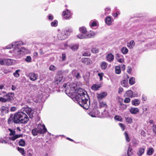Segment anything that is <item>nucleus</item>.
<instances>
[{
	"label": "nucleus",
	"mask_w": 156,
	"mask_h": 156,
	"mask_svg": "<svg viewBox=\"0 0 156 156\" xmlns=\"http://www.w3.org/2000/svg\"><path fill=\"white\" fill-rule=\"evenodd\" d=\"M75 100L84 109H88L89 108L90 105L89 97L87 92L83 89L80 88L78 90Z\"/></svg>",
	"instance_id": "f257e3e1"
},
{
	"label": "nucleus",
	"mask_w": 156,
	"mask_h": 156,
	"mask_svg": "<svg viewBox=\"0 0 156 156\" xmlns=\"http://www.w3.org/2000/svg\"><path fill=\"white\" fill-rule=\"evenodd\" d=\"M28 120L29 118L27 115L21 111L15 113L13 117L10 116L8 120V123L9 124L13 122L16 123L25 124Z\"/></svg>",
	"instance_id": "f03ea898"
},
{
	"label": "nucleus",
	"mask_w": 156,
	"mask_h": 156,
	"mask_svg": "<svg viewBox=\"0 0 156 156\" xmlns=\"http://www.w3.org/2000/svg\"><path fill=\"white\" fill-rule=\"evenodd\" d=\"M22 45H19L17 48L14 50V57L15 58H20L21 54H27L28 52V49L23 47H21Z\"/></svg>",
	"instance_id": "7ed1b4c3"
},
{
	"label": "nucleus",
	"mask_w": 156,
	"mask_h": 156,
	"mask_svg": "<svg viewBox=\"0 0 156 156\" xmlns=\"http://www.w3.org/2000/svg\"><path fill=\"white\" fill-rule=\"evenodd\" d=\"M25 43L22 41H15L12 42L11 44H9L6 46V48L10 49L13 48V49L10 51L9 52L11 53L12 55L14 56V50L17 48L20 45H25Z\"/></svg>",
	"instance_id": "20e7f679"
},
{
	"label": "nucleus",
	"mask_w": 156,
	"mask_h": 156,
	"mask_svg": "<svg viewBox=\"0 0 156 156\" xmlns=\"http://www.w3.org/2000/svg\"><path fill=\"white\" fill-rule=\"evenodd\" d=\"M73 31L72 29L69 30H65L60 32L58 35V38L59 40H64L68 37V32H72Z\"/></svg>",
	"instance_id": "39448f33"
},
{
	"label": "nucleus",
	"mask_w": 156,
	"mask_h": 156,
	"mask_svg": "<svg viewBox=\"0 0 156 156\" xmlns=\"http://www.w3.org/2000/svg\"><path fill=\"white\" fill-rule=\"evenodd\" d=\"M23 136V135L22 134L16 135L14 136H10L9 138H7L6 140H5V141L6 142V144H12V143L10 142L11 140L14 141L18 138L22 137Z\"/></svg>",
	"instance_id": "423d86ee"
},
{
	"label": "nucleus",
	"mask_w": 156,
	"mask_h": 156,
	"mask_svg": "<svg viewBox=\"0 0 156 156\" xmlns=\"http://www.w3.org/2000/svg\"><path fill=\"white\" fill-rule=\"evenodd\" d=\"M23 112L27 113L29 116L30 118H31L33 117V111L31 108L28 107H26L25 108L21 109Z\"/></svg>",
	"instance_id": "0eeeda50"
},
{
	"label": "nucleus",
	"mask_w": 156,
	"mask_h": 156,
	"mask_svg": "<svg viewBox=\"0 0 156 156\" xmlns=\"http://www.w3.org/2000/svg\"><path fill=\"white\" fill-rule=\"evenodd\" d=\"M37 128L38 129L39 133H43L47 131V129L44 124H39L38 125Z\"/></svg>",
	"instance_id": "6e6552de"
},
{
	"label": "nucleus",
	"mask_w": 156,
	"mask_h": 156,
	"mask_svg": "<svg viewBox=\"0 0 156 156\" xmlns=\"http://www.w3.org/2000/svg\"><path fill=\"white\" fill-rule=\"evenodd\" d=\"M28 76L30 80L33 81H35L38 78V75L35 73L31 72L28 74Z\"/></svg>",
	"instance_id": "1a4fd4ad"
},
{
	"label": "nucleus",
	"mask_w": 156,
	"mask_h": 156,
	"mask_svg": "<svg viewBox=\"0 0 156 156\" xmlns=\"http://www.w3.org/2000/svg\"><path fill=\"white\" fill-rule=\"evenodd\" d=\"M9 108L4 106H2L0 108V111L2 115H4L8 112Z\"/></svg>",
	"instance_id": "9d476101"
},
{
	"label": "nucleus",
	"mask_w": 156,
	"mask_h": 156,
	"mask_svg": "<svg viewBox=\"0 0 156 156\" xmlns=\"http://www.w3.org/2000/svg\"><path fill=\"white\" fill-rule=\"evenodd\" d=\"M15 62V61L11 59H5V65H11Z\"/></svg>",
	"instance_id": "9b49d317"
},
{
	"label": "nucleus",
	"mask_w": 156,
	"mask_h": 156,
	"mask_svg": "<svg viewBox=\"0 0 156 156\" xmlns=\"http://www.w3.org/2000/svg\"><path fill=\"white\" fill-rule=\"evenodd\" d=\"M113 21V20L112 17L110 16L106 17L105 20V23L108 26L111 25Z\"/></svg>",
	"instance_id": "f8f14e48"
},
{
	"label": "nucleus",
	"mask_w": 156,
	"mask_h": 156,
	"mask_svg": "<svg viewBox=\"0 0 156 156\" xmlns=\"http://www.w3.org/2000/svg\"><path fill=\"white\" fill-rule=\"evenodd\" d=\"M14 96V93H9L5 96V97L6 99L8 101H10L12 99Z\"/></svg>",
	"instance_id": "ddd939ff"
},
{
	"label": "nucleus",
	"mask_w": 156,
	"mask_h": 156,
	"mask_svg": "<svg viewBox=\"0 0 156 156\" xmlns=\"http://www.w3.org/2000/svg\"><path fill=\"white\" fill-rule=\"evenodd\" d=\"M106 58L108 61L111 62L114 59V56L111 53H109L107 55Z\"/></svg>",
	"instance_id": "4468645a"
},
{
	"label": "nucleus",
	"mask_w": 156,
	"mask_h": 156,
	"mask_svg": "<svg viewBox=\"0 0 156 156\" xmlns=\"http://www.w3.org/2000/svg\"><path fill=\"white\" fill-rule=\"evenodd\" d=\"M129 112L132 114H136L139 112V110L137 108L131 107L129 110Z\"/></svg>",
	"instance_id": "2eb2a0df"
},
{
	"label": "nucleus",
	"mask_w": 156,
	"mask_h": 156,
	"mask_svg": "<svg viewBox=\"0 0 156 156\" xmlns=\"http://www.w3.org/2000/svg\"><path fill=\"white\" fill-rule=\"evenodd\" d=\"M63 15L64 17L66 19L69 18L71 16L70 12L68 9H67L66 11H64L63 12Z\"/></svg>",
	"instance_id": "dca6fc26"
},
{
	"label": "nucleus",
	"mask_w": 156,
	"mask_h": 156,
	"mask_svg": "<svg viewBox=\"0 0 156 156\" xmlns=\"http://www.w3.org/2000/svg\"><path fill=\"white\" fill-rule=\"evenodd\" d=\"M63 81V77L62 76H57L56 77L55 80V84H58L61 82H62Z\"/></svg>",
	"instance_id": "f3484780"
},
{
	"label": "nucleus",
	"mask_w": 156,
	"mask_h": 156,
	"mask_svg": "<svg viewBox=\"0 0 156 156\" xmlns=\"http://www.w3.org/2000/svg\"><path fill=\"white\" fill-rule=\"evenodd\" d=\"M107 95V94L105 92H103L97 95V98L98 100L100 101L102 99L104 98Z\"/></svg>",
	"instance_id": "a211bd4d"
},
{
	"label": "nucleus",
	"mask_w": 156,
	"mask_h": 156,
	"mask_svg": "<svg viewBox=\"0 0 156 156\" xmlns=\"http://www.w3.org/2000/svg\"><path fill=\"white\" fill-rule=\"evenodd\" d=\"M122 99L120 98L119 99V102L120 106V110H124L126 109L127 108V105H126L123 104L122 102Z\"/></svg>",
	"instance_id": "6ab92c4d"
},
{
	"label": "nucleus",
	"mask_w": 156,
	"mask_h": 156,
	"mask_svg": "<svg viewBox=\"0 0 156 156\" xmlns=\"http://www.w3.org/2000/svg\"><path fill=\"white\" fill-rule=\"evenodd\" d=\"M133 91L131 90H129L126 92L124 94V96L132 98L133 97Z\"/></svg>",
	"instance_id": "aec40b11"
},
{
	"label": "nucleus",
	"mask_w": 156,
	"mask_h": 156,
	"mask_svg": "<svg viewBox=\"0 0 156 156\" xmlns=\"http://www.w3.org/2000/svg\"><path fill=\"white\" fill-rule=\"evenodd\" d=\"M73 51H76L79 47V45L77 44H72L68 46Z\"/></svg>",
	"instance_id": "412c9836"
},
{
	"label": "nucleus",
	"mask_w": 156,
	"mask_h": 156,
	"mask_svg": "<svg viewBox=\"0 0 156 156\" xmlns=\"http://www.w3.org/2000/svg\"><path fill=\"white\" fill-rule=\"evenodd\" d=\"M102 116L104 117L108 118L110 117H111L109 113L108 112V111L106 110L105 109L104 110L103 112H102Z\"/></svg>",
	"instance_id": "4be33fe9"
},
{
	"label": "nucleus",
	"mask_w": 156,
	"mask_h": 156,
	"mask_svg": "<svg viewBox=\"0 0 156 156\" xmlns=\"http://www.w3.org/2000/svg\"><path fill=\"white\" fill-rule=\"evenodd\" d=\"M82 62L86 65H89L91 63V61L90 59L87 58H83L82 59Z\"/></svg>",
	"instance_id": "5701e85b"
},
{
	"label": "nucleus",
	"mask_w": 156,
	"mask_h": 156,
	"mask_svg": "<svg viewBox=\"0 0 156 156\" xmlns=\"http://www.w3.org/2000/svg\"><path fill=\"white\" fill-rule=\"evenodd\" d=\"M135 43L133 40H131L129 43H127V46L130 49H132L133 48V47L134 46Z\"/></svg>",
	"instance_id": "b1692460"
},
{
	"label": "nucleus",
	"mask_w": 156,
	"mask_h": 156,
	"mask_svg": "<svg viewBox=\"0 0 156 156\" xmlns=\"http://www.w3.org/2000/svg\"><path fill=\"white\" fill-rule=\"evenodd\" d=\"M145 148L143 147L140 148L137 152V155L138 156H141L144 153Z\"/></svg>",
	"instance_id": "393cba45"
},
{
	"label": "nucleus",
	"mask_w": 156,
	"mask_h": 156,
	"mask_svg": "<svg viewBox=\"0 0 156 156\" xmlns=\"http://www.w3.org/2000/svg\"><path fill=\"white\" fill-rule=\"evenodd\" d=\"M132 104L135 106H138L140 103V102L138 99H135L131 101Z\"/></svg>",
	"instance_id": "a878e982"
},
{
	"label": "nucleus",
	"mask_w": 156,
	"mask_h": 156,
	"mask_svg": "<svg viewBox=\"0 0 156 156\" xmlns=\"http://www.w3.org/2000/svg\"><path fill=\"white\" fill-rule=\"evenodd\" d=\"M77 37L78 38L80 39L87 38L86 34L83 33H80L77 35Z\"/></svg>",
	"instance_id": "bb28decb"
},
{
	"label": "nucleus",
	"mask_w": 156,
	"mask_h": 156,
	"mask_svg": "<svg viewBox=\"0 0 156 156\" xmlns=\"http://www.w3.org/2000/svg\"><path fill=\"white\" fill-rule=\"evenodd\" d=\"M108 65V64L106 62L104 61L102 62L101 64V69L103 70L106 69Z\"/></svg>",
	"instance_id": "cd10ccee"
},
{
	"label": "nucleus",
	"mask_w": 156,
	"mask_h": 156,
	"mask_svg": "<svg viewBox=\"0 0 156 156\" xmlns=\"http://www.w3.org/2000/svg\"><path fill=\"white\" fill-rule=\"evenodd\" d=\"M79 30L80 33L86 34L87 30L86 28L85 27H80Z\"/></svg>",
	"instance_id": "c85d7f7f"
},
{
	"label": "nucleus",
	"mask_w": 156,
	"mask_h": 156,
	"mask_svg": "<svg viewBox=\"0 0 156 156\" xmlns=\"http://www.w3.org/2000/svg\"><path fill=\"white\" fill-rule=\"evenodd\" d=\"M99 105L100 108H105L107 107L106 103L102 101H99Z\"/></svg>",
	"instance_id": "c756f323"
},
{
	"label": "nucleus",
	"mask_w": 156,
	"mask_h": 156,
	"mask_svg": "<svg viewBox=\"0 0 156 156\" xmlns=\"http://www.w3.org/2000/svg\"><path fill=\"white\" fill-rule=\"evenodd\" d=\"M95 35V33L94 32H91L90 33L86 34L87 38H91Z\"/></svg>",
	"instance_id": "7c9ffc66"
},
{
	"label": "nucleus",
	"mask_w": 156,
	"mask_h": 156,
	"mask_svg": "<svg viewBox=\"0 0 156 156\" xmlns=\"http://www.w3.org/2000/svg\"><path fill=\"white\" fill-rule=\"evenodd\" d=\"M8 130L10 132V133L9 134L10 136H14L16 135L15 134L16 132L14 130L10 128H9Z\"/></svg>",
	"instance_id": "2f4dec72"
},
{
	"label": "nucleus",
	"mask_w": 156,
	"mask_h": 156,
	"mask_svg": "<svg viewBox=\"0 0 156 156\" xmlns=\"http://www.w3.org/2000/svg\"><path fill=\"white\" fill-rule=\"evenodd\" d=\"M32 134L34 136H36L37 135L38 133H39L38 130V129H37L36 128H35L33 129L32 130Z\"/></svg>",
	"instance_id": "473e14b6"
},
{
	"label": "nucleus",
	"mask_w": 156,
	"mask_h": 156,
	"mask_svg": "<svg viewBox=\"0 0 156 156\" xmlns=\"http://www.w3.org/2000/svg\"><path fill=\"white\" fill-rule=\"evenodd\" d=\"M128 51V49L126 47H123L121 49V52L124 54H126Z\"/></svg>",
	"instance_id": "72a5a7b5"
},
{
	"label": "nucleus",
	"mask_w": 156,
	"mask_h": 156,
	"mask_svg": "<svg viewBox=\"0 0 156 156\" xmlns=\"http://www.w3.org/2000/svg\"><path fill=\"white\" fill-rule=\"evenodd\" d=\"M154 152V149L151 148H149L147 151V154L148 155H152Z\"/></svg>",
	"instance_id": "f704fd0d"
},
{
	"label": "nucleus",
	"mask_w": 156,
	"mask_h": 156,
	"mask_svg": "<svg viewBox=\"0 0 156 156\" xmlns=\"http://www.w3.org/2000/svg\"><path fill=\"white\" fill-rule=\"evenodd\" d=\"M100 87V86L98 85L93 84L92 86L91 89L94 90H96Z\"/></svg>",
	"instance_id": "c9c22d12"
},
{
	"label": "nucleus",
	"mask_w": 156,
	"mask_h": 156,
	"mask_svg": "<svg viewBox=\"0 0 156 156\" xmlns=\"http://www.w3.org/2000/svg\"><path fill=\"white\" fill-rule=\"evenodd\" d=\"M122 85L124 87H127L128 85L127 80H124L121 81Z\"/></svg>",
	"instance_id": "e433bc0d"
},
{
	"label": "nucleus",
	"mask_w": 156,
	"mask_h": 156,
	"mask_svg": "<svg viewBox=\"0 0 156 156\" xmlns=\"http://www.w3.org/2000/svg\"><path fill=\"white\" fill-rule=\"evenodd\" d=\"M129 84L131 85L134 84L135 83V79L133 77L130 78L129 80Z\"/></svg>",
	"instance_id": "4c0bfd02"
},
{
	"label": "nucleus",
	"mask_w": 156,
	"mask_h": 156,
	"mask_svg": "<svg viewBox=\"0 0 156 156\" xmlns=\"http://www.w3.org/2000/svg\"><path fill=\"white\" fill-rule=\"evenodd\" d=\"M125 119L126 122L129 123L131 124L133 122L132 119L130 117H126Z\"/></svg>",
	"instance_id": "58836bf2"
},
{
	"label": "nucleus",
	"mask_w": 156,
	"mask_h": 156,
	"mask_svg": "<svg viewBox=\"0 0 156 156\" xmlns=\"http://www.w3.org/2000/svg\"><path fill=\"white\" fill-rule=\"evenodd\" d=\"M20 69L16 70L15 72L13 73V75L16 77H18L19 76L20 74L19 72H20Z\"/></svg>",
	"instance_id": "ea45409f"
},
{
	"label": "nucleus",
	"mask_w": 156,
	"mask_h": 156,
	"mask_svg": "<svg viewBox=\"0 0 156 156\" xmlns=\"http://www.w3.org/2000/svg\"><path fill=\"white\" fill-rule=\"evenodd\" d=\"M92 52L94 53H97L99 52V50L97 48H93L91 50Z\"/></svg>",
	"instance_id": "a19ab883"
},
{
	"label": "nucleus",
	"mask_w": 156,
	"mask_h": 156,
	"mask_svg": "<svg viewBox=\"0 0 156 156\" xmlns=\"http://www.w3.org/2000/svg\"><path fill=\"white\" fill-rule=\"evenodd\" d=\"M25 141L23 139H21L19 141V145L20 146L23 147L25 145Z\"/></svg>",
	"instance_id": "79ce46f5"
},
{
	"label": "nucleus",
	"mask_w": 156,
	"mask_h": 156,
	"mask_svg": "<svg viewBox=\"0 0 156 156\" xmlns=\"http://www.w3.org/2000/svg\"><path fill=\"white\" fill-rule=\"evenodd\" d=\"M124 134V135H125V138H126V141L127 142H129L130 141V138H129V136L128 134L127 133L126 131H125V132Z\"/></svg>",
	"instance_id": "37998d69"
},
{
	"label": "nucleus",
	"mask_w": 156,
	"mask_h": 156,
	"mask_svg": "<svg viewBox=\"0 0 156 156\" xmlns=\"http://www.w3.org/2000/svg\"><path fill=\"white\" fill-rule=\"evenodd\" d=\"M121 68L119 66H116L115 67V73L119 74L121 72Z\"/></svg>",
	"instance_id": "c03bdc74"
},
{
	"label": "nucleus",
	"mask_w": 156,
	"mask_h": 156,
	"mask_svg": "<svg viewBox=\"0 0 156 156\" xmlns=\"http://www.w3.org/2000/svg\"><path fill=\"white\" fill-rule=\"evenodd\" d=\"M105 15H107L110 13L111 12L110 9L109 7H107L105 9Z\"/></svg>",
	"instance_id": "a18cd8bd"
},
{
	"label": "nucleus",
	"mask_w": 156,
	"mask_h": 156,
	"mask_svg": "<svg viewBox=\"0 0 156 156\" xmlns=\"http://www.w3.org/2000/svg\"><path fill=\"white\" fill-rule=\"evenodd\" d=\"M91 53L90 51H85L83 54V55L84 56H90V55Z\"/></svg>",
	"instance_id": "49530a36"
},
{
	"label": "nucleus",
	"mask_w": 156,
	"mask_h": 156,
	"mask_svg": "<svg viewBox=\"0 0 156 156\" xmlns=\"http://www.w3.org/2000/svg\"><path fill=\"white\" fill-rule=\"evenodd\" d=\"M114 119L115 120H117L120 122H122V117L119 115H115L114 117Z\"/></svg>",
	"instance_id": "de8ad7c7"
},
{
	"label": "nucleus",
	"mask_w": 156,
	"mask_h": 156,
	"mask_svg": "<svg viewBox=\"0 0 156 156\" xmlns=\"http://www.w3.org/2000/svg\"><path fill=\"white\" fill-rule=\"evenodd\" d=\"M132 149L130 146L129 147L128 150L127 151V155L128 156H131L132 155V152L131 151Z\"/></svg>",
	"instance_id": "09e8293b"
},
{
	"label": "nucleus",
	"mask_w": 156,
	"mask_h": 156,
	"mask_svg": "<svg viewBox=\"0 0 156 156\" xmlns=\"http://www.w3.org/2000/svg\"><path fill=\"white\" fill-rule=\"evenodd\" d=\"M58 25V21L57 20H55L53 22L51 23V25L52 27H56Z\"/></svg>",
	"instance_id": "8fccbe9b"
},
{
	"label": "nucleus",
	"mask_w": 156,
	"mask_h": 156,
	"mask_svg": "<svg viewBox=\"0 0 156 156\" xmlns=\"http://www.w3.org/2000/svg\"><path fill=\"white\" fill-rule=\"evenodd\" d=\"M90 25L91 27H94L97 26V23L95 21H91L90 22Z\"/></svg>",
	"instance_id": "3c124183"
},
{
	"label": "nucleus",
	"mask_w": 156,
	"mask_h": 156,
	"mask_svg": "<svg viewBox=\"0 0 156 156\" xmlns=\"http://www.w3.org/2000/svg\"><path fill=\"white\" fill-rule=\"evenodd\" d=\"M18 150L21 153L22 155H23L25 154L24 150L23 148L21 147H18Z\"/></svg>",
	"instance_id": "603ef678"
},
{
	"label": "nucleus",
	"mask_w": 156,
	"mask_h": 156,
	"mask_svg": "<svg viewBox=\"0 0 156 156\" xmlns=\"http://www.w3.org/2000/svg\"><path fill=\"white\" fill-rule=\"evenodd\" d=\"M31 58L30 56H27L25 58V61L28 62H31Z\"/></svg>",
	"instance_id": "864d4df0"
},
{
	"label": "nucleus",
	"mask_w": 156,
	"mask_h": 156,
	"mask_svg": "<svg viewBox=\"0 0 156 156\" xmlns=\"http://www.w3.org/2000/svg\"><path fill=\"white\" fill-rule=\"evenodd\" d=\"M49 69L50 70L55 71L56 69V68L54 66L51 65L50 66Z\"/></svg>",
	"instance_id": "5fc2aeb1"
},
{
	"label": "nucleus",
	"mask_w": 156,
	"mask_h": 156,
	"mask_svg": "<svg viewBox=\"0 0 156 156\" xmlns=\"http://www.w3.org/2000/svg\"><path fill=\"white\" fill-rule=\"evenodd\" d=\"M130 101V99L129 98H126L124 100V102L125 103H128Z\"/></svg>",
	"instance_id": "6e6d98bb"
},
{
	"label": "nucleus",
	"mask_w": 156,
	"mask_h": 156,
	"mask_svg": "<svg viewBox=\"0 0 156 156\" xmlns=\"http://www.w3.org/2000/svg\"><path fill=\"white\" fill-rule=\"evenodd\" d=\"M0 101L2 102H5L8 101L5 98H3L2 97L0 98Z\"/></svg>",
	"instance_id": "4d7b16f0"
},
{
	"label": "nucleus",
	"mask_w": 156,
	"mask_h": 156,
	"mask_svg": "<svg viewBox=\"0 0 156 156\" xmlns=\"http://www.w3.org/2000/svg\"><path fill=\"white\" fill-rule=\"evenodd\" d=\"M5 59L0 58V65H5Z\"/></svg>",
	"instance_id": "13d9d810"
},
{
	"label": "nucleus",
	"mask_w": 156,
	"mask_h": 156,
	"mask_svg": "<svg viewBox=\"0 0 156 156\" xmlns=\"http://www.w3.org/2000/svg\"><path fill=\"white\" fill-rule=\"evenodd\" d=\"M98 75L99 77L100 80H101L103 79V76L104 75V73H99Z\"/></svg>",
	"instance_id": "bf43d9fd"
},
{
	"label": "nucleus",
	"mask_w": 156,
	"mask_h": 156,
	"mask_svg": "<svg viewBox=\"0 0 156 156\" xmlns=\"http://www.w3.org/2000/svg\"><path fill=\"white\" fill-rule=\"evenodd\" d=\"M119 125L122 128V130L124 131L125 128V126L122 123H119Z\"/></svg>",
	"instance_id": "052dcab7"
},
{
	"label": "nucleus",
	"mask_w": 156,
	"mask_h": 156,
	"mask_svg": "<svg viewBox=\"0 0 156 156\" xmlns=\"http://www.w3.org/2000/svg\"><path fill=\"white\" fill-rule=\"evenodd\" d=\"M152 129L154 133H156V125H154L152 127Z\"/></svg>",
	"instance_id": "680f3d73"
},
{
	"label": "nucleus",
	"mask_w": 156,
	"mask_h": 156,
	"mask_svg": "<svg viewBox=\"0 0 156 156\" xmlns=\"http://www.w3.org/2000/svg\"><path fill=\"white\" fill-rule=\"evenodd\" d=\"M83 77L84 79L86 81V82H87L89 80V76H83Z\"/></svg>",
	"instance_id": "e2e57ef3"
},
{
	"label": "nucleus",
	"mask_w": 156,
	"mask_h": 156,
	"mask_svg": "<svg viewBox=\"0 0 156 156\" xmlns=\"http://www.w3.org/2000/svg\"><path fill=\"white\" fill-rule=\"evenodd\" d=\"M62 60L63 61H65L66 59V55L64 53H63L62 55Z\"/></svg>",
	"instance_id": "0e129e2a"
},
{
	"label": "nucleus",
	"mask_w": 156,
	"mask_h": 156,
	"mask_svg": "<svg viewBox=\"0 0 156 156\" xmlns=\"http://www.w3.org/2000/svg\"><path fill=\"white\" fill-rule=\"evenodd\" d=\"M0 143L4 144H6V142H5V140H4L2 138H0Z\"/></svg>",
	"instance_id": "69168bd1"
},
{
	"label": "nucleus",
	"mask_w": 156,
	"mask_h": 156,
	"mask_svg": "<svg viewBox=\"0 0 156 156\" xmlns=\"http://www.w3.org/2000/svg\"><path fill=\"white\" fill-rule=\"evenodd\" d=\"M77 73L76 70V69H73L72 71V75L75 76Z\"/></svg>",
	"instance_id": "338daca9"
},
{
	"label": "nucleus",
	"mask_w": 156,
	"mask_h": 156,
	"mask_svg": "<svg viewBox=\"0 0 156 156\" xmlns=\"http://www.w3.org/2000/svg\"><path fill=\"white\" fill-rule=\"evenodd\" d=\"M75 76L77 79H80L81 77L80 74L78 73L76 74Z\"/></svg>",
	"instance_id": "774afa93"
}]
</instances>
